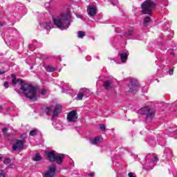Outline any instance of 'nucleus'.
Here are the masks:
<instances>
[{
    "instance_id": "obj_12",
    "label": "nucleus",
    "mask_w": 177,
    "mask_h": 177,
    "mask_svg": "<svg viewBox=\"0 0 177 177\" xmlns=\"http://www.w3.org/2000/svg\"><path fill=\"white\" fill-rule=\"evenodd\" d=\"M60 111H62V106L60 104H56L54 111H53V120L59 115Z\"/></svg>"
},
{
    "instance_id": "obj_16",
    "label": "nucleus",
    "mask_w": 177,
    "mask_h": 177,
    "mask_svg": "<svg viewBox=\"0 0 177 177\" xmlns=\"http://www.w3.org/2000/svg\"><path fill=\"white\" fill-rule=\"evenodd\" d=\"M129 54L128 53H123L120 54V60L122 63H127V60H128V56Z\"/></svg>"
},
{
    "instance_id": "obj_9",
    "label": "nucleus",
    "mask_w": 177,
    "mask_h": 177,
    "mask_svg": "<svg viewBox=\"0 0 177 177\" xmlns=\"http://www.w3.org/2000/svg\"><path fill=\"white\" fill-rule=\"evenodd\" d=\"M77 118H78V116H77V111H71L67 115L68 122H75V121H77Z\"/></svg>"
},
{
    "instance_id": "obj_37",
    "label": "nucleus",
    "mask_w": 177,
    "mask_h": 177,
    "mask_svg": "<svg viewBox=\"0 0 177 177\" xmlns=\"http://www.w3.org/2000/svg\"><path fill=\"white\" fill-rule=\"evenodd\" d=\"M41 95H46V90L43 89L41 91Z\"/></svg>"
},
{
    "instance_id": "obj_10",
    "label": "nucleus",
    "mask_w": 177,
    "mask_h": 177,
    "mask_svg": "<svg viewBox=\"0 0 177 177\" xmlns=\"http://www.w3.org/2000/svg\"><path fill=\"white\" fill-rule=\"evenodd\" d=\"M23 147H24V141L22 140H17L13 145H12V149L16 151H20L22 150Z\"/></svg>"
},
{
    "instance_id": "obj_27",
    "label": "nucleus",
    "mask_w": 177,
    "mask_h": 177,
    "mask_svg": "<svg viewBox=\"0 0 177 177\" xmlns=\"http://www.w3.org/2000/svg\"><path fill=\"white\" fill-rule=\"evenodd\" d=\"M37 132H38V130H37V129L32 130L30 132V136H35V135H37Z\"/></svg>"
},
{
    "instance_id": "obj_11",
    "label": "nucleus",
    "mask_w": 177,
    "mask_h": 177,
    "mask_svg": "<svg viewBox=\"0 0 177 177\" xmlns=\"http://www.w3.org/2000/svg\"><path fill=\"white\" fill-rule=\"evenodd\" d=\"M87 10L88 15H89L91 17H94V16H96V13H97V8H96L95 6H88Z\"/></svg>"
},
{
    "instance_id": "obj_48",
    "label": "nucleus",
    "mask_w": 177,
    "mask_h": 177,
    "mask_svg": "<svg viewBox=\"0 0 177 177\" xmlns=\"http://www.w3.org/2000/svg\"><path fill=\"white\" fill-rule=\"evenodd\" d=\"M37 57H40V59H44V57H42V56H41V57H39V56H37Z\"/></svg>"
},
{
    "instance_id": "obj_31",
    "label": "nucleus",
    "mask_w": 177,
    "mask_h": 177,
    "mask_svg": "<svg viewBox=\"0 0 177 177\" xmlns=\"http://www.w3.org/2000/svg\"><path fill=\"white\" fill-rule=\"evenodd\" d=\"M111 3L113 5V6H116V5H118V1L117 0H111Z\"/></svg>"
},
{
    "instance_id": "obj_38",
    "label": "nucleus",
    "mask_w": 177,
    "mask_h": 177,
    "mask_svg": "<svg viewBox=\"0 0 177 177\" xmlns=\"http://www.w3.org/2000/svg\"><path fill=\"white\" fill-rule=\"evenodd\" d=\"M88 176L89 177H94L95 176V172H91L88 174Z\"/></svg>"
},
{
    "instance_id": "obj_15",
    "label": "nucleus",
    "mask_w": 177,
    "mask_h": 177,
    "mask_svg": "<svg viewBox=\"0 0 177 177\" xmlns=\"http://www.w3.org/2000/svg\"><path fill=\"white\" fill-rule=\"evenodd\" d=\"M79 91L81 92L83 97H88L89 95H91V92L89 91V89L86 88H81Z\"/></svg>"
},
{
    "instance_id": "obj_6",
    "label": "nucleus",
    "mask_w": 177,
    "mask_h": 177,
    "mask_svg": "<svg viewBox=\"0 0 177 177\" xmlns=\"http://www.w3.org/2000/svg\"><path fill=\"white\" fill-rule=\"evenodd\" d=\"M145 160V167L149 171L154 168L156 164H157V161H158V158L154 153H149L147 155Z\"/></svg>"
},
{
    "instance_id": "obj_34",
    "label": "nucleus",
    "mask_w": 177,
    "mask_h": 177,
    "mask_svg": "<svg viewBox=\"0 0 177 177\" xmlns=\"http://www.w3.org/2000/svg\"><path fill=\"white\" fill-rule=\"evenodd\" d=\"M3 86L4 88H6V89H8V88H9V82H5L3 84Z\"/></svg>"
},
{
    "instance_id": "obj_22",
    "label": "nucleus",
    "mask_w": 177,
    "mask_h": 177,
    "mask_svg": "<svg viewBox=\"0 0 177 177\" xmlns=\"http://www.w3.org/2000/svg\"><path fill=\"white\" fill-rule=\"evenodd\" d=\"M41 155L39 153H36L34 158H32L33 161H41Z\"/></svg>"
},
{
    "instance_id": "obj_49",
    "label": "nucleus",
    "mask_w": 177,
    "mask_h": 177,
    "mask_svg": "<svg viewBox=\"0 0 177 177\" xmlns=\"http://www.w3.org/2000/svg\"><path fill=\"white\" fill-rule=\"evenodd\" d=\"M78 17H80V19H82L83 16H82V15H80V16H79Z\"/></svg>"
},
{
    "instance_id": "obj_42",
    "label": "nucleus",
    "mask_w": 177,
    "mask_h": 177,
    "mask_svg": "<svg viewBox=\"0 0 177 177\" xmlns=\"http://www.w3.org/2000/svg\"><path fill=\"white\" fill-rule=\"evenodd\" d=\"M7 71H1L0 70V75H2V74H5V73H6Z\"/></svg>"
},
{
    "instance_id": "obj_17",
    "label": "nucleus",
    "mask_w": 177,
    "mask_h": 177,
    "mask_svg": "<svg viewBox=\"0 0 177 177\" xmlns=\"http://www.w3.org/2000/svg\"><path fill=\"white\" fill-rule=\"evenodd\" d=\"M104 86L107 91H109V89H111V86H113V81L107 80L104 82Z\"/></svg>"
},
{
    "instance_id": "obj_33",
    "label": "nucleus",
    "mask_w": 177,
    "mask_h": 177,
    "mask_svg": "<svg viewBox=\"0 0 177 177\" xmlns=\"http://www.w3.org/2000/svg\"><path fill=\"white\" fill-rule=\"evenodd\" d=\"M128 176L129 177H136V174H135V173H133V172H129L128 174Z\"/></svg>"
},
{
    "instance_id": "obj_14",
    "label": "nucleus",
    "mask_w": 177,
    "mask_h": 177,
    "mask_svg": "<svg viewBox=\"0 0 177 177\" xmlns=\"http://www.w3.org/2000/svg\"><path fill=\"white\" fill-rule=\"evenodd\" d=\"M41 28L46 30L48 31L47 33L49 32L50 29L53 28L52 24H50V23H43L41 24Z\"/></svg>"
},
{
    "instance_id": "obj_26",
    "label": "nucleus",
    "mask_w": 177,
    "mask_h": 177,
    "mask_svg": "<svg viewBox=\"0 0 177 177\" xmlns=\"http://www.w3.org/2000/svg\"><path fill=\"white\" fill-rule=\"evenodd\" d=\"M10 161L12 160H10V158H6L3 160V164H5L6 165H9V164H10Z\"/></svg>"
},
{
    "instance_id": "obj_29",
    "label": "nucleus",
    "mask_w": 177,
    "mask_h": 177,
    "mask_svg": "<svg viewBox=\"0 0 177 177\" xmlns=\"http://www.w3.org/2000/svg\"><path fill=\"white\" fill-rule=\"evenodd\" d=\"M0 177H6V174L3 169L0 170Z\"/></svg>"
},
{
    "instance_id": "obj_46",
    "label": "nucleus",
    "mask_w": 177,
    "mask_h": 177,
    "mask_svg": "<svg viewBox=\"0 0 177 177\" xmlns=\"http://www.w3.org/2000/svg\"><path fill=\"white\" fill-rule=\"evenodd\" d=\"M133 10H136V7H133Z\"/></svg>"
},
{
    "instance_id": "obj_41",
    "label": "nucleus",
    "mask_w": 177,
    "mask_h": 177,
    "mask_svg": "<svg viewBox=\"0 0 177 177\" xmlns=\"http://www.w3.org/2000/svg\"><path fill=\"white\" fill-rule=\"evenodd\" d=\"M149 145H152V146H155L156 142H154V141H149Z\"/></svg>"
},
{
    "instance_id": "obj_50",
    "label": "nucleus",
    "mask_w": 177,
    "mask_h": 177,
    "mask_svg": "<svg viewBox=\"0 0 177 177\" xmlns=\"http://www.w3.org/2000/svg\"><path fill=\"white\" fill-rule=\"evenodd\" d=\"M116 32H120V30H118V31L116 30Z\"/></svg>"
},
{
    "instance_id": "obj_13",
    "label": "nucleus",
    "mask_w": 177,
    "mask_h": 177,
    "mask_svg": "<svg viewBox=\"0 0 177 177\" xmlns=\"http://www.w3.org/2000/svg\"><path fill=\"white\" fill-rule=\"evenodd\" d=\"M102 140H103V138H102V136H97V137L91 138L90 142L92 145H99V143H102Z\"/></svg>"
},
{
    "instance_id": "obj_25",
    "label": "nucleus",
    "mask_w": 177,
    "mask_h": 177,
    "mask_svg": "<svg viewBox=\"0 0 177 177\" xmlns=\"http://www.w3.org/2000/svg\"><path fill=\"white\" fill-rule=\"evenodd\" d=\"M83 97L84 96L82 95V93L80 91H79L76 97V100H82Z\"/></svg>"
},
{
    "instance_id": "obj_32",
    "label": "nucleus",
    "mask_w": 177,
    "mask_h": 177,
    "mask_svg": "<svg viewBox=\"0 0 177 177\" xmlns=\"http://www.w3.org/2000/svg\"><path fill=\"white\" fill-rule=\"evenodd\" d=\"M100 129H101V131H105L106 130V126L104 124H100Z\"/></svg>"
},
{
    "instance_id": "obj_21",
    "label": "nucleus",
    "mask_w": 177,
    "mask_h": 177,
    "mask_svg": "<svg viewBox=\"0 0 177 177\" xmlns=\"http://www.w3.org/2000/svg\"><path fill=\"white\" fill-rule=\"evenodd\" d=\"M133 32H135V30H133V29H130L124 33V37H131V35H133Z\"/></svg>"
},
{
    "instance_id": "obj_39",
    "label": "nucleus",
    "mask_w": 177,
    "mask_h": 177,
    "mask_svg": "<svg viewBox=\"0 0 177 177\" xmlns=\"http://www.w3.org/2000/svg\"><path fill=\"white\" fill-rule=\"evenodd\" d=\"M2 132H3V133H6V132H8V128L4 127V128L2 129Z\"/></svg>"
},
{
    "instance_id": "obj_43",
    "label": "nucleus",
    "mask_w": 177,
    "mask_h": 177,
    "mask_svg": "<svg viewBox=\"0 0 177 177\" xmlns=\"http://www.w3.org/2000/svg\"><path fill=\"white\" fill-rule=\"evenodd\" d=\"M91 57L90 56H88V57H86V60L87 61V62H91Z\"/></svg>"
},
{
    "instance_id": "obj_45",
    "label": "nucleus",
    "mask_w": 177,
    "mask_h": 177,
    "mask_svg": "<svg viewBox=\"0 0 177 177\" xmlns=\"http://www.w3.org/2000/svg\"><path fill=\"white\" fill-rule=\"evenodd\" d=\"M2 158H3V155L0 154V160H2Z\"/></svg>"
},
{
    "instance_id": "obj_30",
    "label": "nucleus",
    "mask_w": 177,
    "mask_h": 177,
    "mask_svg": "<svg viewBox=\"0 0 177 177\" xmlns=\"http://www.w3.org/2000/svg\"><path fill=\"white\" fill-rule=\"evenodd\" d=\"M28 48H29V49H30V50L33 51L34 50V48H35V44H29L28 45Z\"/></svg>"
},
{
    "instance_id": "obj_3",
    "label": "nucleus",
    "mask_w": 177,
    "mask_h": 177,
    "mask_svg": "<svg viewBox=\"0 0 177 177\" xmlns=\"http://www.w3.org/2000/svg\"><path fill=\"white\" fill-rule=\"evenodd\" d=\"M156 2L153 0L145 1L141 5L142 15H149V16H151V13H153V10L156 9Z\"/></svg>"
},
{
    "instance_id": "obj_8",
    "label": "nucleus",
    "mask_w": 177,
    "mask_h": 177,
    "mask_svg": "<svg viewBox=\"0 0 177 177\" xmlns=\"http://www.w3.org/2000/svg\"><path fill=\"white\" fill-rule=\"evenodd\" d=\"M139 89V82L136 79L130 80V89L129 92H136Z\"/></svg>"
},
{
    "instance_id": "obj_19",
    "label": "nucleus",
    "mask_w": 177,
    "mask_h": 177,
    "mask_svg": "<svg viewBox=\"0 0 177 177\" xmlns=\"http://www.w3.org/2000/svg\"><path fill=\"white\" fill-rule=\"evenodd\" d=\"M45 70L48 71V73H53L56 71V68L50 65H48L45 66Z\"/></svg>"
},
{
    "instance_id": "obj_20",
    "label": "nucleus",
    "mask_w": 177,
    "mask_h": 177,
    "mask_svg": "<svg viewBox=\"0 0 177 177\" xmlns=\"http://www.w3.org/2000/svg\"><path fill=\"white\" fill-rule=\"evenodd\" d=\"M44 112L47 115H50V114H52V106H46L44 109Z\"/></svg>"
},
{
    "instance_id": "obj_35",
    "label": "nucleus",
    "mask_w": 177,
    "mask_h": 177,
    "mask_svg": "<svg viewBox=\"0 0 177 177\" xmlns=\"http://www.w3.org/2000/svg\"><path fill=\"white\" fill-rule=\"evenodd\" d=\"M169 75H174V68L169 69Z\"/></svg>"
},
{
    "instance_id": "obj_4",
    "label": "nucleus",
    "mask_w": 177,
    "mask_h": 177,
    "mask_svg": "<svg viewBox=\"0 0 177 177\" xmlns=\"http://www.w3.org/2000/svg\"><path fill=\"white\" fill-rule=\"evenodd\" d=\"M47 160L50 162H57L58 165H60L63 162L64 156L62 153H57L55 151H49L46 153Z\"/></svg>"
},
{
    "instance_id": "obj_28",
    "label": "nucleus",
    "mask_w": 177,
    "mask_h": 177,
    "mask_svg": "<svg viewBox=\"0 0 177 177\" xmlns=\"http://www.w3.org/2000/svg\"><path fill=\"white\" fill-rule=\"evenodd\" d=\"M16 168V165L13 163L8 165L6 167L7 169Z\"/></svg>"
},
{
    "instance_id": "obj_40",
    "label": "nucleus",
    "mask_w": 177,
    "mask_h": 177,
    "mask_svg": "<svg viewBox=\"0 0 177 177\" xmlns=\"http://www.w3.org/2000/svg\"><path fill=\"white\" fill-rule=\"evenodd\" d=\"M0 113H3V106L2 105H0Z\"/></svg>"
},
{
    "instance_id": "obj_24",
    "label": "nucleus",
    "mask_w": 177,
    "mask_h": 177,
    "mask_svg": "<svg viewBox=\"0 0 177 177\" xmlns=\"http://www.w3.org/2000/svg\"><path fill=\"white\" fill-rule=\"evenodd\" d=\"M55 128L57 129V131H63V129H64L63 125L59 123L55 125Z\"/></svg>"
},
{
    "instance_id": "obj_2",
    "label": "nucleus",
    "mask_w": 177,
    "mask_h": 177,
    "mask_svg": "<svg viewBox=\"0 0 177 177\" xmlns=\"http://www.w3.org/2000/svg\"><path fill=\"white\" fill-rule=\"evenodd\" d=\"M53 21L59 30H67L71 23V15L70 12L62 13L55 18L53 17Z\"/></svg>"
},
{
    "instance_id": "obj_23",
    "label": "nucleus",
    "mask_w": 177,
    "mask_h": 177,
    "mask_svg": "<svg viewBox=\"0 0 177 177\" xmlns=\"http://www.w3.org/2000/svg\"><path fill=\"white\" fill-rule=\"evenodd\" d=\"M84 37H85V32L84 31H79L77 32V37L78 38H84Z\"/></svg>"
},
{
    "instance_id": "obj_44",
    "label": "nucleus",
    "mask_w": 177,
    "mask_h": 177,
    "mask_svg": "<svg viewBox=\"0 0 177 177\" xmlns=\"http://www.w3.org/2000/svg\"><path fill=\"white\" fill-rule=\"evenodd\" d=\"M73 167H74V162L73 161H72L71 162V168H73Z\"/></svg>"
},
{
    "instance_id": "obj_47",
    "label": "nucleus",
    "mask_w": 177,
    "mask_h": 177,
    "mask_svg": "<svg viewBox=\"0 0 177 177\" xmlns=\"http://www.w3.org/2000/svg\"><path fill=\"white\" fill-rule=\"evenodd\" d=\"M170 53L171 55H173V56H175V54L174 53V52H171Z\"/></svg>"
},
{
    "instance_id": "obj_1",
    "label": "nucleus",
    "mask_w": 177,
    "mask_h": 177,
    "mask_svg": "<svg viewBox=\"0 0 177 177\" xmlns=\"http://www.w3.org/2000/svg\"><path fill=\"white\" fill-rule=\"evenodd\" d=\"M12 82L13 85L19 84L20 85L21 91L24 93L26 97L28 99H30V100H37V97H38V94L37 93V88L35 87L28 84L24 82V81L21 79H16L15 75H12Z\"/></svg>"
},
{
    "instance_id": "obj_7",
    "label": "nucleus",
    "mask_w": 177,
    "mask_h": 177,
    "mask_svg": "<svg viewBox=\"0 0 177 177\" xmlns=\"http://www.w3.org/2000/svg\"><path fill=\"white\" fill-rule=\"evenodd\" d=\"M55 175H56V166L55 165H50L44 172V177H54Z\"/></svg>"
},
{
    "instance_id": "obj_5",
    "label": "nucleus",
    "mask_w": 177,
    "mask_h": 177,
    "mask_svg": "<svg viewBox=\"0 0 177 177\" xmlns=\"http://www.w3.org/2000/svg\"><path fill=\"white\" fill-rule=\"evenodd\" d=\"M138 113L145 115L147 121H152L156 115V109L151 106H143L138 110Z\"/></svg>"
},
{
    "instance_id": "obj_36",
    "label": "nucleus",
    "mask_w": 177,
    "mask_h": 177,
    "mask_svg": "<svg viewBox=\"0 0 177 177\" xmlns=\"http://www.w3.org/2000/svg\"><path fill=\"white\" fill-rule=\"evenodd\" d=\"M21 139H26L27 138V134L24 133L21 136Z\"/></svg>"
},
{
    "instance_id": "obj_18",
    "label": "nucleus",
    "mask_w": 177,
    "mask_h": 177,
    "mask_svg": "<svg viewBox=\"0 0 177 177\" xmlns=\"http://www.w3.org/2000/svg\"><path fill=\"white\" fill-rule=\"evenodd\" d=\"M150 21H151V18L150 17V16H147L146 17H145L142 24L144 27H147Z\"/></svg>"
}]
</instances>
